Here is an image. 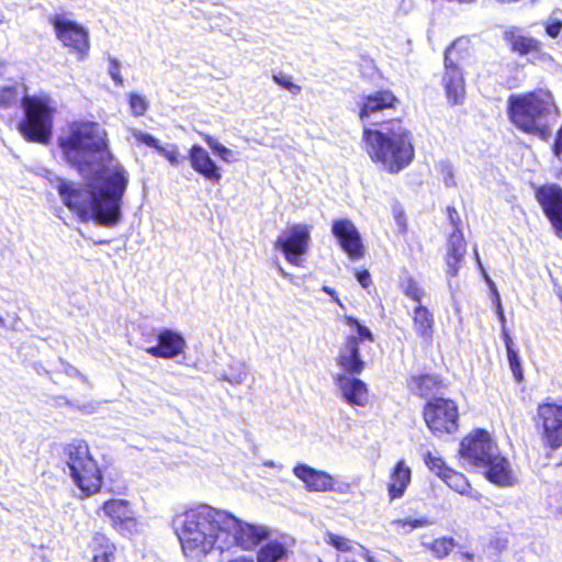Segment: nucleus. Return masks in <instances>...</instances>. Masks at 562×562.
Returning a JSON list of instances; mask_svg holds the SVG:
<instances>
[{"label":"nucleus","instance_id":"23","mask_svg":"<svg viewBox=\"0 0 562 562\" xmlns=\"http://www.w3.org/2000/svg\"><path fill=\"white\" fill-rule=\"evenodd\" d=\"M409 392L420 398L436 397L447 387V382L441 374L432 372H419L406 379Z\"/></svg>","mask_w":562,"mask_h":562},{"label":"nucleus","instance_id":"42","mask_svg":"<svg viewBox=\"0 0 562 562\" xmlns=\"http://www.w3.org/2000/svg\"><path fill=\"white\" fill-rule=\"evenodd\" d=\"M272 79L277 85H279L280 87L290 91L293 94H297L301 92V86L294 83L292 81V77L289 75H285L283 72L273 74Z\"/></svg>","mask_w":562,"mask_h":562},{"label":"nucleus","instance_id":"47","mask_svg":"<svg viewBox=\"0 0 562 562\" xmlns=\"http://www.w3.org/2000/svg\"><path fill=\"white\" fill-rule=\"evenodd\" d=\"M562 31V21L554 20L551 23L546 24V33L552 38H557Z\"/></svg>","mask_w":562,"mask_h":562},{"label":"nucleus","instance_id":"21","mask_svg":"<svg viewBox=\"0 0 562 562\" xmlns=\"http://www.w3.org/2000/svg\"><path fill=\"white\" fill-rule=\"evenodd\" d=\"M398 103L400 100L392 90H376L361 98L358 104V117L361 122L366 123L378 113L395 109Z\"/></svg>","mask_w":562,"mask_h":562},{"label":"nucleus","instance_id":"28","mask_svg":"<svg viewBox=\"0 0 562 562\" xmlns=\"http://www.w3.org/2000/svg\"><path fill=\"white\" fill-rule=\"evenodd\" d=\"M467 252V241L462 231H453L447 240L446 263L448 274L456 277Z\"/></svg>","mask_w":562,"mask_h":562},{"label":"nucleus","instance_id":"38","mask_svg":"<svg viewBox=\"0 0 562 562\" xmlns=\"http://www.w3.org/2000/svg\"><path fill=\"white\" fill-rule=\"evenodd\" d=\"M325 541L328 546L334 547L340 552H350L352 550V542L348 538L330 531L325 533Z\"/></svg>","mask_w":562,"mask_h":562},{"label":"nucleus","instance_id":"9","mask_svg":"<svg viewBox=\"0 0 562 562\" xmlns=\"http://www.w3.org/2000/svg\"><path fill=\"white\" fill-rule=\"evenodd\" d=\"M533 427L548 457L562 448V404L551 398L538 403Z\"/></svg>","mask_w":562,"mask_h":562},{"label":"nucleus","instance_id":"31","mask_svg":"<svg viewBox=\"0 0 562 562\" xmlns=\"http://www.w3.org/2000/svg\"><path fill=\"white\" fill-rule=\"evenodd\" d=\"M136 140L140 144H144L150 148L156 149L161 156H164L172 166H178L181 164L183 158L180 156L179 148L175 144H170L168 146H161L159 140L148 133H138L136 134Z\"/></svg>","mask_w":562,"mask_h":562},{"label":"nucleus","instance_id":"41","mask_svg":"<svg viewBox=\"0 0 562 562\" xmlns=\"http://www.w3.org/2000/svg\"><path fill=\"white\" fill-rule=\"evenodd\" d=\"M203 139L206 143V145L220 156V158L224 161H229V156L232 155V150L225 147L224 145L220 144L213 136L211 135H203Z\"/></svg>","mask_w":562,"mask_h":562},{"label":"nucleus","instance_id":"10","mask_svg":"<svg viewBox=\"0 0 562 562\" xmlns=\"http://www.w3.org/2000/svg\"><path fill=\"white\" fill-rule=\"evenodd\" d=\"M345 322L347 325L356 329L357 335H348L345 338L335 360L342 371L340 374L351 376L359 375L366 368V361L362 358L360 345L364 340L373 342L374 336L372 331L361 324L355 316H346Z\"/></svg>","mask_w":562,"mask_h":562},{"label":"nucleus","instance_id":"7","mask_svg":"<svg viewBox=\"0 0 562 562\" xmlns=\"http://www.w3.org/2000/svg\"><path fill=\"white\" fill-rule=\"evenodd\" d=\"M63 452L70 476L83 497L100 492L103 484L102 471L90 452L89 445L82 439L67 443Z\"/></svg>","mask_w":562,"mask_h":562},{"label":"nucleus","instance_id":"52","mask_svg":"<svg viewBox=\"0 0 562 562\" xmlns=\"http://www.w3.org/2000/svg\"><path fill=\"white\" fill-rule=\"evenodd\" d=\"M4 325V319L2 316H0V326H3Z\"/></svg>","mask_w":562,"mask_h":562},{"label":"nucleus","instance_id":"46","mask_svg":"<svg viewBox=\"0 0 562 562\" xmlns=\"http://www.w3.org/2000/svg\"><path fill=\"white\" fill-rule=\"evenodd\" d=\"M446 214L449 223L453 226V231H461V218L454 206H447Z\"/></svg>","mask_w":562,"mask_h":562},{"label":"nucleus","instance_id":"34","mask_svg":"<svg viewBox=\"0 0 562 562\" xmlns=\"http://www.w3.org/2000/svg\"><path fill=\"white\" fill-rule=\"evenodd\" d=\"M286 554V548L279 541H270L257 552L258 562H278Z\"/></svg>","mask_w":562,"mask_h":562},{"label":"nucleus","instance_id":"19","mask_svg":"<svg viewBox=\"0 0 562 562\" xmlns=\"http://www.w3.org/2000/svg\"><path fill=\"white\" fill-rule=\"evenodd\" d=\"M331 234L336 237L339 247L350 260H359L364 257L366 248L361 235L351 220H334Z\"/></svg>","mask_w":562,"mask_h":562},{"label":"nucleus","instance_id":"12","mask_svg":"<svg viewBox=\"0 0 562 562\" xmlns=\"http://www.w3.org/2000/svg\"><path fill=\"white\" fill-rule=\"evenodd\" d=\"M223 539L218 544L221 550L236 546L243 550L251 551L270 536L269 529L265 526L243 521L229 512H226Z\"/></svg>","mask_w":562,"mask_h":562},{"label":"nucleus","instance_id":"1","mask_svg":"<svg viewBox=\"0 0 562 562\" xmlns=\"http://www.w3.org/2000/svg\"><path fill=\"white\" fill-rule=\"evenodd\" d=\"M128 184V176L123 167H114L103 179L102 187L90 190L76 187L60 179L57 192L64 205L82 223L94 221L99 225L111 227L121 218V206Z\"/></svg>","mask_w":562,"mask_h":562},{"label":"nucleus","instance_id":"20","mask_svg":"<svg viewBox=\"0 0 562 562\" xmlns=\"http://www.w3.org/2000/svg\"><path fill=\"white\" fill-rule=\"evenodd\" d=\"M101 508L111 520V526L121 535H132L136 531L137 519L128 501L111 498L105 501Z\"/></svg>","mask_w":562,"mask_h":562},{"label":"nucleus","instance_id":"3","mask_svg":"<svg viewBox=\"0 0 562 562\" xmlns=\"http://www.w3.org/2000/svg\"><path fill=\"white\" fill-rule=\"evenodd\" d=\"M64 159L80 175L113 160L108 132L94 121H74L65 135L58 137Z\"/></svg>","mask_w":562,"mask_h":562},{"label":"nucleus","instance_id":"27","mask_svg":"<svg viewBox=\"0 0 562 562\" xmlns=\"http://www.w3.org/2000/svg\"><path fill=\"white\" fill-rule=\"evenodd\" d=\"M412 482V470L404 459H400L390 471L387 482L389 501L402 498Z\"/></svg>","mask_w":562,"mask_h":562},{"label":"nucleus","instance_id":"40","mask_svg":"<svg viewBox=\"0 0 562 562\" xmlns=\"http://www.w3.org/2000/svg\"><path fill=\"white\" fill-rule=\"evenodd\" d=\"M128 104L130 109L135 116H142L148 109L147 100L137 93H131L128 95Z\"/></svg>","mask_w":562,"mask_h":562},{"label":"nucleus","instance_id":"50","mask_svg":"<svg viewBox=\"0 0 562 562\" xmlns=\"http://www.w3.org/2000/svg\"><path fill=\"white\" fill-rule=\"evenodd\" d=\"M227 562H255V560L251 557L239 555L229 559Z\"/></svg>","mask_w":562,"mask_h":562},{"label":"nucleus","instance_id":"22","mask_svg":"<svg viewBox=\"0 0 562 562\" xmlns=\"http://www.w3.org/2000/svg\"><path fill=\"white\" fill-rule=\"evenodd\" d=\"M187 347L183 336L172 329L162 328L157 334V344L145 351L154 358L172 359L183 353Z\"/></svg>","mask_w":562,"mask_h":562},{"label":"nucleus","instance_id":"8","mask_svg":"<svg viewBox=\"0 0 562 562\" xmlns=\"http://www.w3.org/2000/svg\"><path fill=\"white\" fill-rule=\"evenodd\" d=\"M470 57L469 42L457 38L445 50L441 83L448 101L452 104H461L465 98V82L462 64Z\"/></svg>","mask_w":562,"mask_h":562},{"label":"nucleus","instance_id":"2","mask_svg":"<svg viewBox=\"0 0 562 562\" xmlns=\"http://www.w3.org/2000/svg\"><path fill=\"white\" fill-rule=\"evenodd\" d=\"M383 128L363 127V149L389 175L408 168L416 158L415 136L401 116L382 122Z\"/></svg>","mask_w":562,"mask_h":562},{"label":"nucleus","instance_id":"17","mask_svg":"<svg viewBox=\"0 0 562 562\" xmlns=\"http://www.w3.org/2000/svg\"><path fill=\"white\" fill-rule=\"evenodd\" d=\"M535 198L554 234L562 239V188L557 183L539 186L535 190Z\"/></svg>","mask_w":562,"mask_h":562},{"label":"nucleus","instance_id":"45","mask_svg":"<svg viewBox=\"0 0 562 562\" xmlns=\"http://www.w3.org/2000/svg\"><path fill=\"white\" fill-rule=\"evenodd\" d=\"M109 75L116 86H123L124 80L120 72V63L115 58H111L109 61Z\"/></svg>","mask_w":562,"mask_h":562},{"label":"nucleus","instance_id":"44","mask_svg":"<svg viewBox=\"0 0 562 562\" xmlns=\"http://www.w3.org/2000/svg\"><path fill=\"white\" fill-rule=\"evenodd\" d=\"M440 175L442 177V180H443L446 187L456 186L454 170H453V167L449 162L441 164Z\"/></svg>","mask_w":562,"mask_h":562},{"label":"nucleus","instance_id":"36","mask_svg":"<svg viewBox=\"0 0 562 562\" xmlns=\"http://www.w3.org/2000/svg\"><path fill=\"white\" fill-rule=\"evenodd\" d=\"M423 461L427 469L439 479H442L451 469L442 457L436 456L431 451L423 453Z\"/></svg>","mask_w":562,"mask_h":562},{"label":"nucleus","instance_id":"18","mask_svg":"<svg viewBox=\"0 0 562 562\" xmlns=\"http://www.w3.org/2000/svg\"><path fill=\"white\" fill-rule=\"evenodd\" d=\"M475 470H481L488 482L498 486H512L517 482L509 460L502 453L498 446Z\"/></svg>","mask_w":562,"mask_h":562},{"label":"nucleus","instance_id":"14","mask_svg":"<svg viewBox=\"0 0 562 562\" xmlns=\"http://www.w3.org/2000/svg\"><path fill=\"white\" fill-rule=\"evenodd\" d=\"M497 446L487 430L475 428L460 440L458 456L464 465L475 469Z\"/></svg>","mask_w":562,"mask_h":562},{"label":"nucleus","instance_id":"37","mask_svg":"<svg viewBox=\"0 0 562 562\" xmlns=\"http://www.w3.org/2000/svg\"><path fill=\"white\" fill-rule=\"evenodd\" d=\"M19 103V92L15 86L0 88V111L10 110Z\"/></svg>","mask_w":562,"mask_h":562},{"label":"nucleus","instance_id":"29","mask_svg":"<svg viewBox=\"0 0 562 562\" xmlns=\"http://www.w3.org/2000/svg\"><path fill=\"white\" fill-rule=\"evenodd\" d=\"M412 324L416 336L427 345H430L434 340L436 328L434 313L427 306L418 304L413 310Z\"/></svg>","mask_w":562,"mask_h":562},{"label":"nucleus","instance_id":"13","mask_svg":"<svg viewBox=\"0 0 562 562\" xmlns=\"http://www.w3.org/2000/svg\"><path fill=\"white\" fill-rule=\"evenodd\" d=\"M310 244L311 227L306 224H293L276 238L274 248L282 252L289 263L300 267L301 257L308 251Z\"/></svg>","mask_w":562,"mask_h":562},{"label":"nucleus","instance_id":"5","mask_svg":"<svg viewBox=\"0 0 562 562\" xmlns=\"http://www.w3.org/2000/svg\"><path fill=\"white\" fill-rule=\"evenodd\" d=\"M560 115L551 91L535 89L510 94L507 100V116L520 132L547 140L551 134V119Z\"/></svg>","mask_w":562,"mask_h":562},{"label":"nucleus","instance_id":"26","mask_svg":"<svg viewBox=\"0 0 562 562\" xmlns=\"http://www.w3.org/2000/svg\"><path fill=\"white\" fill-rule=\"evenodd\" d=\"M192 169L212 183L222 179L221 168L211 158L209 153L200 145H192L188 153Z\"/></svg>","mask_w":562,"mask_h":562},{"label":"nucleus","instance_id":"33","mask_svg":"<svg viewBox=\"0 0 562 562\" xmlns=\"http://www.w3.org/2000/svg\"><path fill=\"white\" fill-rule=\"evenodd\" d=\"M449 488L460 495L472 496L476 499L481 497L480 494L472 495V485L469 479L462 472L451 468L446 475L440 479Z\"/></svg>","mask_w":562,"mask_h":562},{"label":"nucleus","instance_id":"30","mask_svg":"<svg viewBox=\"0 0 562 562\" xmlns=\"http://www.w3.org/2000/svg\"><path fill=\"white\" fill-rule=\"evenodd\" d=\"M88 548L91 562H114L116 558V544L104 532H93Z\"/></svg>","mask_w":562,"mask_h":562},{"label":"nucleus","instance_id":"43","mask_svg":"<svg viewBox=\"0 0 562 562\" xmlns=\"http://www.w3.org/2000/svg\"><path fill=\"white\" fill-rule=\"evenodd\" d=\"M393 524L405 532H409L416 528L426 526L428 521L425 518H403L395 519Z\"/></svg>","mask_w":562,"mask_h":562},{"label":"nucleus","instance_id":"11","mask_svg":"<svg viewBox=\"0 0 562 562\" xmlns=\"http://www.w3.org/2000/svg\"><path fill=\"white\" fill-rule=\"evenodd\" d=\"M422 414L427 428L436 437L452 435L459 429V406L451 398H429L425 403Z\"/></svg>","mask_w":562,"mask_h":562},{"label":"nucleus","instance_id":"16","mask_svg":"<svg viewBox=\"0 0 562 562\" xmlns=\"http://www.w3.org/2000/svg\"><path fill=\"white\" fill-rule=\"evenodd\" d=\"M503 40L514 55L527 57L531 64L552 61V56L544 50L543 43L524 34L519 27L510 26L503 32Z\"/></svg>","mask_w":562,"mask_h":562},{"label":"nucleus","instance_id":"49","mask_svg":"<svg viewBox=\"0 0 562 562\" xmlns=\"http://www.w3.org/2000/svg\"><path fill=\"white\" fill-rule=\"evenodd\" d=\"M322 291L327 293L333 299V301L336 302L338 305L342 306V304H341V302H340V300L338 297V294H337V292L334 289H331V288H329L327 285H324L322 288Z\"/></svg>","mask_w":562,"mask_h":562},{"label":"nucleus","instance_id":"32","mask_svg":"<svg viewBox=\"0 0 562 562\" xmlns=\"http://www.w3.org/2000/svg\"><path fill=\"white\" fill-rule=\"evenodd\" d=\"M502 337H503V340H504V344L506 347V353H507L509 369L513 373L515 382L520 384L525 380L524 369L521 366V361H520L518 351H517V349H515L514 342L509 335V331L505 326H503V328H502Z\"/></svg>","mask_w":562,"mask_h":562},{"label":"nucleus","instance_id":"35","mask_svg":"<svg viewBox=\"0 0 562 562\" xmlns=\"http://www.w3.org/2000/svg\"><path fill=\"white\" fill-rule=\"evenodd\" d=\"M454 547L456 541L452 537L449 536L436 538L427 546L428 550L431 552V555L438 560L447 558Z\"/></svg>","mask_w":562,"mask_h":562},{"label":"nucleus","instance_id":"15","mask_svg":"<svg viewBox=\"0 0 562 562\" xmlns=\"http://www.w3.org/2000/svg\"><path fill=\"white\" fill-rule=\"evenodd\" d=\"M48 22L53 25L56 37L79 59H83L90 49L88 30L81 24L66 20L59 14L49 16Z\"/></svg>","mask_w":562,"mask_h":562},{"label":"nucleus","instance_id":"51","mask_svg":"<svg viewBox=\"0 0 562 562\" xmlns=\"http://www.w3.org/2000/svg\"><path fill=\"white\" fill-rule=\"evenodd\" d=\"M460 558L465 562H472L474 559V554L468 551L460 552Z\"/></svg>","mask_w":562,"mask_h":562},{"label":"nucleus","instance_id":"6","mask_svg":"<svg viewBox=\"0 0 562 562\" xmlns=\"http://www.w3.org/2000/svg\"><path fill=\"white\" fill-rule=\"evenodd\" d=\"M21 104L24 117L18 124L20 134L30 143L49 144L56 113L52 98L47 94L24 95Z\"/></svg>","mask_w":562,"mask_h":562},{"label":"nucleus","instance_id":"39","mask_svg":"<svg viewBox=\"0 0 562 562\" xmlns=\"http://www.w3.org/2000/svg\"><path fill=\"white\" fill-rule=\"evenodd\" d=\"M403 293L407 297H409L413 301L420 304L423 295H424V290L419 286V284L413 277H408L405 279V283L403 286Z\"/></svg>","mask_w":562,"mask_h":562},{"label":"nucleus","instance_id":"25","mask_svg":"<svg viewBox=\"0 0 562 562\" xmlns=\"http://www.w3.org/2000/svg\"><path fill=\"white\" fill-rule=\"evenodd\" d=\"M294 475L300 479L308 492L335 491L334 477L322 470H316L305 463H299L293 468Z\"/></svg>","mask_w":562,"mask_h":562},{"label":"nucleus","instance_id":"4","mask_svg":"<svg viewBox=\"0 0 562 562\" xmlns=\"http://www.w3.org/2000/svg\"><path fill=\"white\" fill-rule=\"evenodd\" d=\"M226 512L207 504L186 509L178 530L184 555L202 558L209 554L223 539Z\"/></svg>","mask_w":562,"mask_h":562},{"label":"nucleus","instance_id":"48","mask_svg":"<svg viewBox=\"0 0 562 562\" xmlns=\"http://www.w3.org/2000/svg\"><path fill=\"white\" fill-rule=\"evenodd\" d=\"M356 278L363 289L369 288L372 283L370 272L367 269L358 270L356 272Z\"/></svg>","mask_w":562,"mask_h":562},{"label":"nucleus","instance_id":"24","mask_svg":"<svg viewBox=\"0 0 562 562\" xmlns=\"http://www.w3.org/2000/svg\"><path fill=\"white\" fill-rule=\"evenodd\" d=\"M344 400L350 406L364 407L369 404L370 392L366 382L357 375L336 374L334 378Z\"/></svg>","mask_w":562,"mask_h":562}]
</instances>
